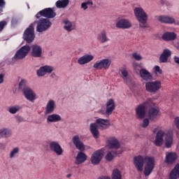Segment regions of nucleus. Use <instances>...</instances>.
<instances>
[{
  "label": "nucleus",
  "instance_id": "obj_1",
  "mask_svg": "<svg viewBox=\"0 0 179 179\" xmlns=\"http://www.w3.org/2000/svg\"><path fill=\"white\" fill-rule=\"evenodd\" d=\"M134 164L138 171L143 170L144 164L143 174L145 177H149L155 169L156 162L152 157L138 155L134 158Z\"/></svg>",
  "mask_w": 179,
  "mask_h": 179
},
{
  "label": "nucleus",
  "instance_id": "obj_2",
  "mask_svg": "<svg viewBox=\"0 0 179 179\" xmlns=\"http://www.w3.org/2000/svg\"><path fill=\"white\" fill-rule=\"evenodd\" d=\"M72 142L76 146V149L80 150L76 156L75 164L77 166L83 164V163L87 160V155L83 152V150L85 149V143H83V141H80V138L78 135H76L72 137Z\"/></svg>",
  "mask_w": 179,
  "mask_h": 179
},
{
  "label": "nucleus",
  "instance_id": "obj_3",
  "mask_svg": "<svg viewBox=\"0 0 179 179\" xmlns=\"http://www.w3.org/2000/svg\"><path fill=\"white\" fill-rule=\"evenodd\" d=\"M164 136L166 148H171V145H173V132L171 131L159 130L154 141L155 145L162 146L164 143Z\"/></svg>",
  "mask_w": 179,
  "mask_h": 179
},
{
  "label": "nucleus",
  "instance_id": "obj_4",
  "mask_svg": "<svg viewBox=\"0 0 179 179\" xmlns=\"http://www.w3.org/2000/svg\"><path fill=\"white\" fill-rule=\"evenodd\" d=\"M110 127V120L99 118L96 120V123H91L90 125V132L92 134V136L95 139L99 138L100 133L99 129L104 130L107 129ZM99 128V129H97Z\"/></svg>",
  "mask_w": 179,
  "mask_h": 179
},
{
  "label": "nucleus",
  "instance_id": "obj_5",
  "mask_svg": "<svg viewBox=\"0 0 179 179\" xmlns=\"http://www.w3.org/2000/svg\"><path fill=\"white\" fill-rule=\"evenodd\" d=\"M134 13L136 19L139 22V26L142 29H146L148 25V14L145 12V10L141 6L135 7L134 9Z\"/></svg>",
  "mask_w": 179,
  "mask_h": 179
},
{
  "label": "nucleus",
  "instance_id": "obj_6",
  "mask_svg": "<svg viewBox=\"0 0 179 179\" xmlns=\"http://www.w3.org/2000/svg\"><path fill=\"white\" fill-rule=\"evenodd\" d=\"M31 48L28 45L22 46L18 50L16 51L15 55L12 58V61L14 62L16 61H20L27 57V55L30 52Z\"/></svg>",
  "mask_w": 179,
  "mask_h": 179
},
{
  "label": "nucleus",
  "instance_id": "obj_7",
  "mask_svg": "<svg viewBox=\"0 0 179 179\" xmlns=\"http://www.w3.org/2000/svg\"><path fill=\"white\" fill-rule=\"evenodd\" d=\"M145 87L148 93H157L162 89V81H148L145 84Z\"/></svg>",
  "mask_w": 179,
  "mask_h": 179
},
{
  "label": "nucleus",
  "instance_id": "obj_8",
  "mask_svg": "<svg viewBox=\"0 0 179 179\" xmlns=\"http://www.w3.org/2000/svg\"><path fill=\"white\" fill-rule=\"evenodd\" d=\"M34 24H36V22L31 24L24 32L23 38L27 43H31L34 41L36 37L34 35Z\"/></svg>",
  "mask_w": 179,
  "mask_h": 179
},
{
  "label": "nucleus",
  "instance_id": "obj_9",
  "mask_svg": "<svg viewBox=\"0 0 179 179\" xmlns=\"http://www.w3.org/2000/svg\"><path fill=\"white\" fill-rule=\"evenodd\" d=\"M51 24L50 20L42 18L37 22L36 31L38 33L46 31V30H48L49 27H51Z\"/></svg>",
  "mask_w": 179,
  "mask_h": 179
},
{
  "label": "nucleus",
  "instance_id": "obj_10",
  "mask_svg": "<svg viewBox=\"0 0 179 179\" xmlns=\"http://www.w3.org/2000/svg\"><path fill=\"white\" fill-rule=\"evenodd\" d=\"M104 152L101 150H98L94 152L90 157L91 164L93 166H99V164L101 162Z\"/></svg>",
  "mask_w": 179,
  "mask_h": 179
},
{
  "label": "nucleus",
  "instance_id": "obj_11",
  "mask_svg": "<svg viewBox=\"0 0 179 179\" xmlns=\"http://www.w3.org/2000/svg\"><path fill=\"white\" fill-rule=\"evenodd\" d=\"M41 16H43V17H47L48 19H52L57 16V14L52 8H48L39 11L36 15V19H40Z\"/></svg>",
  "mask_w": 179,
  "mask_h": 179
},
{
  "label": "nucleus",
  "instance_id": "obj_12",
  "mask_svg": "<svg viewBox=\"0 0 179 179\" xmlns=\"http://www.w3.org/2000/svg\"><path fill=\"white\" fill-rule=\"evenodd\" d=\"M23 95L24 97L28 100V101H31V103H34L37 99V94L34 91L31 90V88L27 87L23 89Z\"/></svg>",
  "mask_w": 179,
  "mask_h": 179
},
{
  "label": "nucleus",
  "instance_id": "obj_13",
  "mask_svg": "<svg viewBox=\"0 0 179 179\" xmlns=\"http://www.w3.org/2000/svg\"><path fill=\"white\" fill-rule=\"evenodd\" d=\"M157 20L158 22H160L161 23H165L166 24H176L177 26H179V21L176 20L174 17L170 16V15H159L157 17Z\"/></svg>",
  "mask_w": 179,
  "mask_h": 179
},
{
  "label": "nucleus",
  "instance_id": "obj_14",
  "mask_svg": "<svg viewBox=\"0 0 179 179\" xmlns=\"http://www.w3.org/2000/svg\"><path fill=\"white\" fill-rule=\"evenodd\" d=\"M54 71V66L50 65H44L41 66L36 71V75L39 77L45 76V75H50Z\"/></svg>",
  "mask_w": 179,
  "mask_h": 179
},
{
  "label": "nucleus",
  "instance_id": "obj_15",
  "mask_svg": "<svg viewBox=\"0 0 179 179\" xmlns=\"http://www.w3.org/2000/svg\"><path fill=\"white\" fill-rule=\"evenodd\" d=\"M136 115L139 120H143L146 117V102L138 105L136 109Z\"/></svg>",
  "mask_w": 179,
  "mask_h": 179
},
{
  "label": "nucleus",
  "instance_id": "obj_16",
  "mask_svg": "<svg viewBox=\"0 0 179 179\" xmlns=\"http://www.w3.org/2000/svg\"><path fill=\"white\" fill-rule=\"evenodd\" d=\"M115 26L117 29H123L124 30H125L127 29H131V27H132V22H131V21L128 19L122 18L119 19L116 22Z\"/></svg>",
  "mask_w": 179,
  "mask_h": 179
},
{
  "label": "nucleus",
  "instance_id": "obj_17",
  "mask_svg": "<svg viewBox=\"0 0 179 179\" xmlns=\"http://www.w3.org/2000/svg\"><path fill=\"white\" fill-rule=\"evenodd\" d=\"M49 148L52 152H54L57 156H61L64 153V150L61 145L57 141H52L49 144Z\"/></svg>",
  "mask_w": 179,
  "mask_h": 179
},
{
  "label": "nucleus",
  "instance_id": "obj_18",
  "mask_svg": "<svg viewBox=\"0 0 179 179\" xmlns=\"http://www.w3.org/2000/svg\"><path fill=\"white\" fill-rule=\"evenodd\" d=\"M93 59H94V55L85 54L77 59V64H78V65H86L87 64L92 62Z\"/></svg>",
  "mask_w": 179,
  "mask_h": 179
},
{
  "label": "nucleus",
  "instance_id": "obj_19",
  "mask_svg": "<svg viewBox=\"0 0 179 179\" xmlns=\"http://www.w3.org/2000/svg\"><path fill=\"white\" fill-rule=\"evenodd\" d=\"M120 76L123 79L124 82L128 85V86H131L132 83V78H131V76L128 73V70L125 68L122 67L120 69Z\"/></svg>",
  "mask_w": 179,
  "mask_h": 179
},
{
  "label": "nucleus",
  "instance_id": "obj_20",
  "mask_svg": "<svg viewBox=\"0 0 179 179\" xmlns=\"http://www.w3.org/2000/svg\"><path fill=\"white\" fill-rule=\"evenodd\" d=\"M63 27L67 33H71V31L76 30V24L69 21L68 19L63 20Z\"/></svg>",
  "mask_w": 179,
  "mask_h": 179
},
{
  "label": "nucleus",
  "instance_id": "obj_21",
  "mask_svg": "<svg viewBox=\"0 0 179 179\" xmlns=\"http://www.w3.org/2000/svg\"><path fill=\"white\" fill-rule=\"evenodd\" d=\"M96 40L101 43V44L108 43V41H110V38H108V36H107V31H101L96 36Z\"/></svg>",
  "mask_w": 179,
  "mask_h": 179
},
{
  "label": "nucleus",
  "instance_id": "obj_22",
  "mask_svg": "<svg viewBox=\"0 0 179 179\" xmlns=\"http://www.w3.org/2000/svg\"><path fill=\"white\" fill-rule=\"evenodd\" d=\"M139 75L141 79L145 82H149V80L153 79V76L149 71L146 70V69H141L139 71Z\"/></svg>",
  "mask_w": 179,
  "mask_h": 179
},
{
  "label": "nucleus",
  "instance_id": "obj_23",
  "mask_svg": "<svg viewBox=\"0 0 179 179\" xmlns=\"http://www.w3.org/2000/svg\"><path fill=\"white\" fill-rule=\"evenodd\" d=\"M31 55L34 58H41L43 56V49L38 45H34L31 48Z\"/></svg>",
  "mask_w": 179,
  "mask_h": 179
},
{
  "label": "nucleus",
  "instance_id": "obj_24",
  "mask_svg": "<svg viewBox=\"0 0 179 179\" xmlns=\"http://www.w3.org/2000/svg\"><path fill=\"white\" fill-rule=\"evenodd\" d=\"M171 57V50L169 49H164L159 57V62L161 64H166L169 61V58Z\"/></svg>",
  "mask_w": 179,
  "mask_h": 179
},
{
  "label": "nucleus",
  "instance_id": "obj_25",
  "mask_svg": "<svg viewBox=\"0 0 179 179\" xmlns=\"http://www.w3.org/2000/svg\"><path fill=\"white\" fill-rule=\"evenodd\" d=\"M57 106L55 105V101L50 99L45 106V114H52L54 110H55Z\"/></svg>",
  "mask_w": 179,
  "mask_h": 179
},
{
  "label": "nucleus",
  "instance_id": "obj_26",
  "mask_svg": "<svg viewBox=\"0 0 179 179\" xmlns=\"http://www.w3.org/2000/svg\"><path fill=\"white\" fill-rule=\"evenodd\" d=\"M46 121L48 124H51L52 122H59L60 121H62V117L59 114L53 113L49 115L47 117Z\"/></svg>",
  "mask_w": 179,
  "mask_h": 179
},
{
  "label": "nucleus",
  "instance_id": "obj_27",
  "mask_svg": "<svg viewBox=\"0 0 179 179\" xmlns=\"http://www.w3.org/2000/svg\"><path fill=\"white\" fill-rule=\"evenodd\" d=\"M108 147L109 149H118L120 148V141L115 137H111L108 141Z\"/></svg>",
  "mask_w": 179,
  "mask_h": 179
},
{
  "label": "nucleus",
  "instance_id": "obj_28",
  "mask_svg": "<svg viewBox=\"0 0 179 179\" xmlns=\"http://www.w3.org/2000/svg\"><path fill=\"white\" fill-rule=\"evenodd\" d=\"M115 108V103L113 99H109L106 102V115H111Z\"/></svg>",
  "mask_w": 179,
  "mask_h": 179
},
{
  "label": "nucleus",
  "instance_id": "obj_29",
  "mask_svg": "<svg viewBox=\"0 0 179 179\" xmlns=\"http://www.w3.org/2000/svg\"><path fill=\"white\" fill-rule=\"evenodd\" d=\"M159 115H160L159 109L152 108L148 111V118L150 121H156Z\"/></svg>",
  "mask_w": 179,
  "mask_h": 179
},
{
  "label": "nucleus",
  "instance_id": "obj_30",
  "mask_svg": "<svg viewBox=\"0 0 179 179\" xmlns=\"http://www.w3.org/2000/svg\"><path fill=\"white\" fill-rule=\"evenodd\" d=\"M162 38L164 41H173L177 38V34L174 32H165L162 34Z\"/></svg>",
  "mask_w": 179,
  "mask_h": 179
},
{
  "label": "nucleus",
  "instance_id": "obj_31",
  "mask_svg": "<svg viewBox=\"0 0 179 179\" xmlns=\"http://www.w3.org/2000/svg\"><path fill=\"white\" fill-rule=\"evenodd\" d=\"M177 159V154L176 152H166V163H173Z\"/></svg>",
  "mask_w": 179,
  "mask_h": 179
},
{
  "label": "nucleus",
  "instance_id": "obj_32",
  "mask_svg": "<svg viewBox=\"0 0 179 179\" xmlns=\"http://www.w3.org/2000/svg\"><path fill=\"white\" fill-rule=\"evenodd\" d=\"M12 135V131L9 129L3 128L0 129V139L2 138H9Z\"/></svg>",
  "mask_w": 179,
  "mask_h": 179
},
{
  "label": "nucleus",
  "instance_id": "obj_33",
  "mask_svg": "<svg viewBox=\"0 0 179 179\" xmlns=\"http://www.w3.org/2000/svg\"><path fill=\"white\" fill-rule=\"evenodd\" d=\"M101 61L102 62V68L104 71L110 69V67L111 66V59L106 58L101 59Z\"/></svg>",
  "mask_w": 179,
  "mask_h": 179
},
{
  "label": "nucleus",
  "instance_id": "obj_34",
  "mask_svg": "<svg viewBox=\"0 0 179 179\" xmlns=\"http://www.w3.org/2000/svg\"><path fill=\"white\" fill-rule=\"evenodd\" d=\"M69 5V0H59L56 2V6L59 8H66Z\"/></svg>",
  "mask_w": 179,
  "mask_h": 179
},
{
  "label": "nucleus",
  "instance_id": "obj_35",
  "mask_svg": "<svg viewBox=\"0 0 179 179\" xmlns=\"http://www.w3.org/2000/svg\"><path fill=\"white\" fill-rule=\"evenodd\" d=\"M19 152H20L19 148L15 147L13 148L9 153V159H15L19 155Z\"/></svg>",
  "mask_w": 179,
  "mask_h": 179
},
{
  "label": "nucleus",
  "instance_id": "obj_36",
  "mask_svg": "<svg viewBox=\"0 0 179 179\" xmlns=\"http://www.w3.org/2000/svg\"><path fill=\"white\" fill-rule=\"evenodd\" d=\"M112 179H122V175H121V171L117 169L113 171Z\"/></svg>",
  "mask_w": 179,
  "mask_h": 179
},
{
  "label": "nucleus",
  "instance_id": "obj_37",
  "mask_svg": "<svg viewBox=\"0 0 179 179\" xmlns=\"http://www.w3.org/2000/svg\"><path fill=\"white\" fill-rule=\"evenodd\" d=\"M92 68H94L95 71H101L102 69H103L101 59L95 62L92 66Z\"/></svg>",
  "mask_w": 179,
  "mask_h": 179
},
{
  "label": "nucleus",
  "instance_id": "obj_38",
  "mask_svg": "<svg viewBox=\"0 0 179 179\" xmlns=\"http://www.w3.org/2000/svg\"><path fill=\"white\" fill-rule=\"evenodd\" d=\"M93 6V1H87L85 2H83L81 3L80 8L83 9V10H87L88 6Z\"/></svg>",
  "mask_w": 179,
  "mask_h": 179
},
{
  "label": "nucleus",
  "instance_id": "obj_39",
  "mask_svg": "<svg viewBox=\"0 0 179 179\" xmlns=\"http://www.w3.org/2000/svg\"><path fill=\"white\" fill-rule=\"evenodd\" d=\"M20 110V106H14L8 108V112L10 113V114H16V113H18V111Z\"/></svg>",
  "mask_w": 179,
  "mask_h": 179
},
{
  "label": "nucleus",
  "instance_id": "obj_40",
  "mask_svg": "<svg viewBox=\"0 0 179 179\" xmlns=\"http://www.w3.org/2000/svg\"><path fill=\"white\" fill-rule=\"evenodd\" d=\"M150 121L149 120V118H145L143 120V122L141 123L142 128H148L149 127Z\"/></svg>",
  "mask_w": 179,
  "mask_h": 179
},
{
  "label": "nucleus",
  "instance_id": "obj_41",
  "mask_svg": "<svg viewBox=\"0 0 179 179\" xmlns=\"http://www.w3.org/2000/svg\"><path fill=\"white\" fill-rule=\"evenodd\" d=\"M105 158H106V160H107V162H111V160L114 159V152H108Z\"/></svg>",
  "mask_w": 179,
  "mask_h": 179
},
{
  "label": "nucleus",
  "instance_id": "obj_42",
  "mask_svg": "<svg viewBox=\"0 0 179 179\" xmlns=\"http://www.w3.org/2000/svg\"><path fill=\"white\" fill-rule=\"evenodd\" d=\"M132 57L136 61H142V55L141 54H138V52H134L132 54Z\"/></svg>",
  "mask_w": 179,
  "mask_h": 179
},
{
  "label": "nucleus",
  "instance_id": "obj_43",
  "mask_svg": "<svg viewBox=\"0 0 179 179\" xmlns=\"http://www.w3.org/2000/svg\"><path fill=\"white\" fill-rule=\"evenodd\" d=\"M154 69L155 75H162V73H163V71L162 70V69H160V66H155L154 67Z\"/></svg>",
  "mask_w": 179,
  "mask_h": 179
},
{
  "label": "nucleus",
  "instance_id": "obj_44",
  "mask_svg": "<svg viewBox=\"0 0 179 179\" xmlns=\"http://www.w3.org/2000/svg\"><path fill=\"white\" fill-rule=\"evenodd\" d=\"M5 5H6V1H5V0H0V13L3 12V8H5Z\"/></svg>",
  "mask_w": 179,
  "mask_h": 179
},
{
  "label": "nucleus",
  "instance_id": "obj_45",
  "mask_svg": "<svg viewBox=\"0 0 179 179\" xmlns=\"http://www.w3.org/2000/svg\"><path fill=\"white\" fill-rule=\"evenodd\" d=\"M173 124L176 127L177 129L179 130V117H176L173 120Z\"/></svg>",
  "mask_w": 179,
  "mask_h": 179
},
{
  "label": "nucleus",
  "instance_id": "obj_46",
  "mask_svg": "<svg viewBox=\"0 0 179 179\" xmlns=\"http://www.w3.org/2000/svg\"><path fill=\"white\" fill-rule=\"evenodd\" d=\"M26 83H27V81L26 80H21V81L20 82V84H19L20 89H22V87H23V86H25Z\"/></svg>",
  "mask_w": 179,
  "mask_h": 179
},
{
  "label": "nucleus",
  "instance_id": "obj_47",
  "mask_svg": "<svg viewBox=\"0 0 179 179\" xmlns=\"http://www.w3.org/2000/svg\"><path fill=\"white\" fill-rule=\"evenodd\" d=\"M5 26H6V21L0 22V31H2L3 30V27H5Z\"/></svg>",
  "mask_w": 179,
  "mask_h": 179
},
{
  "label": "nucleus",
  "instance_id": "obj_48",
  "mask_svg": "<svg viewBox=\"0 0 179 179\" xmlns=\"http://www.w3.org/2000/svg\"><path fill=\"white\" fill-rule=\"evenodd\" d=\"M15 120L17 122H23L24 121L23 117L19 115L15 116Z\"/></svg>",
  "mask_w": 179,
  "mask_h": 179
},
{
  "label": "nucleus",
  "instance_id": "obj_49",
  "mask_svg": "<svg viewBox=\"0 0 179 179\" xmlns=\"http://www.w3.org/2000/svg\"><path fill=\"white\" fill-rule=\"evenodd\" d=\"M5 75L3 73H0V85H2L5 79Z\"/></svg>",
  "mask_w": 179,
  "mask_h": 179
},
{
  "label": "nucleus",
  "instance_id": "obj_50",
  "mask_svg": "<svg viewBox=\"0 0 179 179\" xmlns=\"http://www.w3.org/2000/svg\"><path fill=\"white\" fill-rule=\"evenodd\" d=\"M99 113L100 114H102L103 115H106V114L107 115V110H104L103 109H101L99 110Z\"/></svg>",
  "mask_w": 179,
  "mask_h": 179
},
{
  "label": "nucleus",
  "instance_id": "obj_51",
  "mask_svg": "<svg viewBox=\"0 0 179 179\" xmlns=\"http://www.w3.org/2000/svg\"><path fill=\"white\" fill-rule=\"evenodd\" d=\"M11 23L12 24H16L17 23V18H13Z\"/></svg>",
  "mask_w": 179,
  "mask_h": 179
},
{
  "label": "nucleus",
  "instance_id": "obj_52",
  "mask_svg": "<svg viewBox=\"0 0 179 179\" xmlns=\"http://www.w3.org/2000/svg\"><path fill=\"white\" fill-rule=\"evenodd\" d=\"M174 61L176 64H179V57H174Z\"/></svg>",
  "mask_w": 179,
  "mask_h": 179
},
{
  "label": "nucleus",
  "instance_id": "obj_53",
  "mask_svg": "<svg viewBox=\"0 0 179 179\" xmlns=\"http://www.w3.org/2000/svg\"><path fill=\"white\" fill-rule=\"evenodd\" d=\"M71 177H72V174L69 173L66 175V178H71Z\"/></svg>",
  "mask_w": 179,
  "mask_h": 179
},
{
  "label": "nucleus",
  "instance_id": "obj_54",
  "mask_svg": "<svg viewBox=\"0 0 179 179\" xmlns=\"http://www.w3.org/2000/svg\"><path fill=\"white\" fill-rule=\"evenodd\" d=\"M51 78H57V75H55V73H52Z\"/></svg>",
  "mask_w": 179,
  "mask_h": 179
},
{
  "label": "nucleus",
  "instance_id": "obj_55",
  "mask_svg": "<svg viewBox=\"0 0 179 179\" xmlns=\"http://www.w3.org/2000/svg\"><path fill=\"white\" fill-rule=\"evenodd\" d=\"M134 68H136V66H138V64H134Z\"/></svg>",
  "mask_w": 179,
  "mask_h": 179
},
{
  "label": "nucleus",
  "instance_id": "obj_56",
  "mask_svg": "<svg viewBox=\"0 0 179 179\" xmlns=\"http://www.w3.org/2000/svg\"><path fill=\"white\" fill-rule=\"evenodd\" d=\"M122 152H124V150H122L120 151V153H118V155H120V154L122 153Z\"/></svg>",
  "mask_w": 179,
  "mask_h": 179
},
{
  "label": "nucleus",
  "instance_id": "obj_57",
  "mask_svg": "<svg viewBox=\"0 0 179 179\" xmlns=\"http://www.w3.org/2000/svg\"><path fill=\"white\" fill-rule=\"evenodd\" d=\"M148 101H150V99H148Z\"/></svg>",
  "mask_w": 179,
  "mask_h": 179
}]
</instances>
